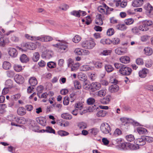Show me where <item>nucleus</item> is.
<instances>
[{"label": "nucleus", "mask_w": 153, "mask_h": 153, "mask_svg": "<svg viewBox=\"0 0 153 153\" xmlns=\"http://www.w3.org/2000/svg\"><path fill=\"white\" fill-rule=\"evenodd\" d=\"M53 46L58 48V51L61 53H64L67 51L68 50L67 44L62 42L53 45Z\"/></svg>", "instance_id": "1"}, {"label": "nucleus", "mask_w": 153, "mask_h": 153, "mask_svg": "<svg viewBox=\"0 0 153 153\" xmlns=\"http://www.w3.org/2000/svg\"><path fill=\"white\" fill-rule=\"evenodd\" d=\"M153 22L150 20L143 21L139 27L140 30L142 31H146L149 29V27L152 25Z\"/></svg>", "instance_id": "2"}, {"label": "nucleus", "mask_w": 153, "mask_h": 153, "mask_svg": "<svg viewBox=\"0 0 153 153\" xmlns=\"http://www.w3.org/2000/svg\"><path fill=\"white\" fill-rule=\"evenodd\" d=\"M119 147L121 149L123 150H126L129 149L131 150H135L138 148L137 146H134L133 144L127 143H121L119 145Z\"/></svg>", "instance_id": "3"}, {"label": "nucleus", "mask_w": 153, "mask_h": 153, "mask_svg": "<svg viewBox=\"0 0 153 153\" xmlns=\"http://www.w3.org/2000/svg\"><path fill=\"white\" fill-rule=\"evenodd\" d=\"M100 129L101 132L104 134L110 133L111 131V128L110 125L107 123H103L100 126Z\"/></svg>", "instance_id": "4"}, {"label": "nucleus", "mask_w": 153, "mask_h": 153, "mask_svg": "<svg viewBox=\"0 0 153 153\" xmlns=\"http://www.w3.org/2000/svg\"><path fill=\"white\" fill-rule=\"evenodd\" d=\"M95 45V43L93 40H86L82 43L83 47L88 49H92Z\"/></svg>", "instance_id": "5"}, {"label": "nucleus", "mask_w": 153, "mask_h": 153, "mask_svg": "<svg viewBox=\"0 0 153 153\" xmlns=\"http://www.w3.org/2000/svg\"><path fill=\"white\" fill-rule=\"evenodd\" d=\"M132 71L131 69L128 67L126 66L125 65H123V67L119 69V73L124 75H129L131 73Z\"/></svg>", "instance_id": "6"}, {"label": "nucleus", "mask_w": 153, "mask_h": 153, "mask_svg": "<svg viewBox=\"0 0 153 153\" xmlns=\"http://www.w3.org/2000/svg\"><path fill=\"white\" fill-rule=\"evenodd\" d=\"M29 122H30V128L33 131L35 132H38V122L36 121L29 120Z\"/></svg>", "instance_id": "7"}, {"label": "nucleus", "mask_w": 153, "mask_h": 153, "mask_svg": "<svg viewBox=\"0 0 153 153\" xmlns=\"http://www.w3.org/2000/svg\"><path fill=\"white\" fill-rule=\"evenodd\" d=\"M105 19V17L103 15L98 14L96 16L95 23L97 25H101L103 24V21Z\"/></svg>", "instance_id": "8"}, {"label": "nucleus", "mask_w": 153, "mask_h": 153, "mask_svg": "<svg viewBox=\"0 0 153 153\" xmlns=\"http://www.w3.org/2000/svg\"><path fill=\"white\" fill-rule=\"evenodd\" d=\"M134 143L136 144L134 145V146H137L138 148L136 149V150L139 149V146H143L146 144L145 140L144 137H143L141 138H138L135 140L134 141Z\"/></svg>", "instance_id": "9"}, {"label": "nucleus", "mask_w": 153, "mask_h": 153, "mask_svg": "<svg viewBox=\"0 0 153 153\" xmlns=\"http://www.w3.org/2000/svg\"><path fill=\"white\" fill-rule=\"evenodd\" d=\"M101 87V84L98 82H92L91 84V90L92 92H94L99 90Z\"/></svg>", "instance_id": "10"}, {"label": "nucleus", "mask_w": 153, "mask_h": 153, "mask_svg": "<svg viewBox=\"0 0 153 153\" xmlns=\"http://www.w3.org/2000/svg\"><path fill=\"white\" fill-rule=\"evenodd\" d=\"M23 45L24 47L31 50H35L37 47V46L36 44L32 42L25 43H24Z\"/></svg>", "instance_id": "11"}, {"label": "nucleus", "mask_w": 153, "mask_h": 153, "mask_svg": "<svg viewBox=\"0 0 153 153\" xmlns=\"http://www.w3.org/2000/svg\"><path fill=\"white\" fill-rule=\"evenodd\" d=\"M115 52L118 55H123L127 52V50L126 48H118L115 49Z\"/></svg>", "instance_id": "12"}, {"label": "nucleus", "mask_w": 153, "mask_h": 153, "mask_svg": "<svg viewBox=\"0 0 153 153\" xmlns=\"http://www.w3.org/2000/svg\"><path fill=\"white\" fill-rule=\"evenodd\" d=\"M149 70L148 69L144 68L139 71V76L141 78H145Z\"/></svg>", "instance_id": "13"}, {"label": "nucleus", "mask_w": 153, "mask_h": 153, "mask_svg": "<svg viewBox=\"0 0 153 153\" xmlns=\"http://www.w3.org/2000/svg\"><path fill=\"white\" fill-rule=\"evenodd\" d=\"M16 82L19 84H22L24 82V78L20 75H16L14 77Z\"/></svg>", "instance_id": "14"}, {"label": "nucleus", "mask_w": 153, "mask_h": 153, "mask_svg": "<svg viewBox=\"0 0 153 153\" xmlns=\"http://www.w3.org/2000/svg\"><path fill=\"white\" fill-rule=\"evenodd\" d=\"M8 53L10 56L15 57L17 56L18 52L15 48H11L9 49Z\"/></svg>", "instance_id": "15"}, {"label": "nucleus", "mask_w": 153, "mask_h": 153, "mask_svg": "<svg viewBox=\"0 0 153 153\" xmlns=\"http://www.w3.org/2000/svg\"><path fill=\"white\" fill-rule=\"evenodd\" d=\"M53 39L52 37L49 36H39V41L42 42H48L51 41Z\"/></svg>", "instance_id": "16"}, {"label": "nucleus", "mask_w": 153, "mask_h": 153, "mask_svg": "<svg viewBox=\"0 0 153 153\" xmlns=\"http://www.w3.org/2000/svg\"><path fill=\"white\" fill-rule=\"evenodd\" d=\"M143 4V0H135L133 1L132 5L135 7H137L142 6Z\"/></svg>", "instance_id": "17"}, {"label": "nucleus", "mask_w": 153, "mask_h": 153, "mask_svg": "<svg viewBox=\"0 0 153 153\" xmlns=\"http://www.w3.org/2000/svg\"><path fill=\"white\" fill-rule=\"evenodd\" d=\"M45 56H43L42 54V56L46 58L47 59H50L51 58L53 55V53L52 51L49 50H46L44 52Z\"/></svg>", "instance_id": "18"}, {"label": "nucleus", "mask_w": 153, "mask_h": 153, "mask_svg": "<svg viewBox=\"0 0 153 153\" xmlns=\"http://www.w3.org/2000/svg\"><path fill=\"white\" fill-rule=\"evenodd\" d=\"M17 113L20 116H23L26 113V109L23 107H20L17 109Z\"/></svg>", "instance_id": "19"}, {"label": "nucleus", "mask_w": 153, "mask_h": 153, "mask_svg": "<svg viewBox=\"0 0 153 153\" xmlns=\"http://www.w3.org/2000/svg\"><path fill=\"white\" fill-rule=\"evenodd\" d=\"M94 68L91 66L88 65H84L80 68V70L82 71H87L92 70Z\"/></svg>", "instance_id": "20"}, {"label": "nucleus", "mask_w": 153, "mask_h": 153, "mask_svg": "<svg viewBox=\"0 0 153 153\" xmlns=\"http://www.w3.org/2000/svg\"><path fill=\"white\" fill-rule=\"evenodd\" d=\"M93 64L95 68L97 69H100L103 66L102 62L100 61H97L94 62Z\"/></svg>", "instance_id": "21"}, {"label": "nucleus", "mask_w": 153, "mask_h": 153, "mask_svg": "<svg viewBox=\"0 0 153 153\" xmlns=\"http://www.w3.org/2000/svg\"><path fill=\"white\" fill-rule=\"evenodd\" d=\"M120 62L124 64H127L130 61V58L127 56H123L121 57L120 59Z\"/></svg>", "instance_id": "22"}, {"label": "nucleus", "mask_w": 153, "mask_h": 153, "mask_svg": "<svg viewBox=\"0 0 153 153\" xmlns=\"http://www.w3.org/2000/svg\"><path fill=\"white\" fill-rule=\"evenodd\" d=\"M119 89V86L116 84L112 85L109 88V91L111 93L117 92Z\"/></svg>", "instance_id": "23"}, {"label": "nucleus", "mask_w": 153, "mask_h": 153, "mask_svg": "<svg viewBox=\"0 0 153 153\" xmlns=\"http://www.w3.org/2000/svg\"><path fill=\"white\" fill-rule=\"evenodd\" d=\"M42 131H43V132H46L48 133H53L54 134L55 133V130L53 129L51 127L49 126L46 127V129H43L41 130H40L39 132H41Z\"/></svg>", "instance_id": "24"}, {"label": "nucleus", "mask_w": 153, "mask_h": 153, "mask_svg": "<svg viewBox=\"0 0 153 153\" xmlns=\"http://www.w3.org/2000/svg\"><path fill=\"white\" fill-rule=\"evenodd\" d=\"M144 8L146 10V12L149 13L153 9V7L148 3L145 5L144 7Z\"/></svg>", "instance_id": "25"}, {"label": "nucleus", "mask_w": 153, "mask_h": 153, "mask_svg": "<svg viewBox=\"0 0 153 153\" xmlns=\"http://www.w3.org/2000/svg\"><path fill=\"white\" fill-rule=\"evenodd\" d=\"M20 60L23 63H26L29 61V59L25 54H23L20 56Z\"/></svg>", "instance_id": "26"}, {"label": "nucleus", "mask_w": 153, "mask_h": 153, "mask_svg": "<svg viewBox=\"0 0 153 153\" xmlns=\"http://www.w3.org/2000/svg\"><path fill=\"white\" fill-rule=\"evenodd\" d=\"M37 80L34 77H31L29 80V83L32 86H35L37 85Z\"/></svg>", "instance_id": "27"}, {"label": "nucleus", "mask_w": 153, "mask_h": 153, "mask_svg": "<svg viewBox=\"0 0 153 153\" xmlns=\"http://www.w3.org/2000/svg\"><path fill=\"white\" fill-rule=\"evenodd\" d=\"M111 97L110 96H107L101 100V102L104 104H108L110 101Z\"/></svg>", "instance_id": "28"}, {"label": "nucleus", "mask_w": 153, "mask_h": 153, "mask_svg": "<svg viewBox=\"0 0 153 153\" xmlns=\"http://www.w3.org/2000/svg\"><path fill=\"white\" fill-rule=\"evenodd\" d=\"M144 53L147 55L149 56L152 53V49L149 47H146L144 49Z\"/></svg>", "instance_id": "29"}, {"label": "nucleus", "mask_w": 153, "mask_h": 153, "mask_svg": "<svg viewBox=\"0 0 153 153\" xmlns=\"http://www.w3.org/2000/svg\"><path fill=\"white\" fill-rule=\"evenodd\" d=\"M78 79L81 81H85L87 80V77L86 75L82 73H80L78 76Z\"/></svg>", "instance_id": "30"}, {"label": "nucleus", "mask_w": 153, "mask_h": 153, "mask_svg": "<svg viewBox=\"0 0 153 153\" xmlns=\"http://www.w3.org/2000/svg\"><path fill=\"white\" fill-rule=\"evenodd\" d=\"M11 65L8 62L4 61L3 64V68L5 70H8L11 67Z\"/></svg>", "instance_id": "31"}, {"label": "nucleus", "mask_w": 153, "mask_h": 153, "mask_svg": "<svg viewBox=\"0 0 153 153\" xmlns=\"http://www.w3.org/2000/svg\"><path fill=\"white\" fill-rule=\"evenodd\" d=\"M116 28L121 30H124L126 29L127 27L124 24H120L116 26Z\"/></svg>", "instance_id": "32"}, {"label": "nucleus", "mask_w": 153, "mask_h": 153, "mask_svg": "<svg viewBox=\"0 0 153 153\" xmlns=\"http://www.w3.org/2000/svg\"><path fill=\"white\" fill-rule=\"evenodd\" d=\"M25 37L27 39L32 41H36L38 40V37L31 36L28 34H26L25 35Z\"/></svg>", "instance_id": "33"}, {"label": "nucleus", "mask_w": 153, "mask_h": 153, "mask_svg": "<svg viewBox=\"0 0 153 153\" xmlns=\"http://www.w3.org/2000/svg\"><path fill=\"white\" fill-rule=\"evenodd\" d=\"M61 117L65 119L71 120L72 118V116L68 113L62 114L61 115Z\"/></svg>", "instance_id": "34"}, {"label": "nucleus", "mask_w": 153, "mask_h": 153, "mask_svg": "<svg viewBox=\"0 0 153 153\" xmlns=\"http://www.w3.org/2000/svg\"><path fill=\"white\" fill-rule=\"evenodd\" d=\"M39 124L42 126H45L46 124L45 118L42 117H39Z\"/></svg>", "instance_id": "35"}, {"label": "nucleus", "mask_w": 153, "mask_h": 153, "mask_svg": "<svg viewBox=\"0 0 153 153\" xmlns=\"http://www.w3.org/2000/svg\"><path fill=\"white\" fill-rule=\"evenodd\" d=\"M104 67L105 70L108 73L111 72L114 70V68L110 65H105Z\"/></svg>", "instance_id": "36"}, {"label": "nucleus", "mask_w": 153, "mask_h": 153, "mask_svg": "<svg viewBox=\"0 0 153 153\" xmlns=\"http://www.w3.org/2000/svg\"><path fill=\"white\" fill-rule=\"evenodd\" d=\"M106 112L104 110H101L98 111L97 113L98 117H104L106 115Z\"/></svg>", "instance_id": "37"}, {"label": "nucleus", "mask_w": 153, "mask_h": 153, "mask_svg": "<svg viewBox=\"0 0 153 153\" xmlns=\"http://www.w3.org/2000/svg\"><path fill=\"white\" fill-rule=\"evenodd\" d=\"M137 131L140 134H143L146 133L147 130L143 128L139 127L137 128Z\"/></svg>", "instance_id": "38"}, {"label": "nucleus", "mask_w": 153, "mask_h": 153, "mask_svg": "<svg viewBox=\"0 0 153 153\" xmlns=\"http://www.w3.org/2000/svg\"><path fill=\"white\" fill-rule=\"evenodd\" d=\"M88 132L94 135H96L99 132L98 129L97 128H94L89 129Z\"/></svg>", "instance_id": "39"}, {"label": "nucleus", "mask_w": 153, "mask_h": 153, "mask_svg": "<svg viewBox=\"0 0 153 153\" xmlns=\"http://www.w3.org/2000/svg\"><path fill=\"white\" fill-rule=\"evenodd\" d=\"M100 42L103 45H109L111 44V41L108 39H101L100 41Z\"/></svg>", "instance_id": "40"}, {"label": "nucleus", "mask_w": 153, "mask_h": 153, "mask_svg": "<svg viewBox=\"0 0 153 153\" xmlns=\"http://www.w3.org/2000/svg\"><path fill=\"white\" fill-rule=\"evenodd\" d=\"M5 85L8 88H11L13 86V82L10 79H8L6 81Z\"/></svg>", "instance_id": "41"}, {"label": "nucleus", "mask_w": 153, "mask_h": 153, "mask_svg": "<svg viewBox=\"0 0 153 153\" xmlns=\"http://www.w3.org/2000/svg\"><path fill=\"white\" fill-rule=\"evenodd\" d=\"M81 37L79 35H76L73 39L72 41L75 43H78L81 40Z\"/></svg>", "instance_id": "42"}, {"label": "nucleus", "mask_w": 153, "mask_h": 153, "mask_svg": "<svg viewBox=\"0 0 153 153\" xmlns=\"http://www.w3.org/2000/svg\"><path fill=\"white\" fill-rule=\"evenodd\" d=\"M79 66L80 64L78 62L75 63L71 67V71H76L79 68Z\"/></svg>", "instance_id": "43"}, {"label": "nucleus", "mask_w": 153, "mask_h": 153, "mask_svg": "<svg viewBox=\"0 0 153 153\" xmlns=\"http://www.w3.org/2000/svg\"><path fill=\"white\" fill-rule=\"evenodd\" d=\"M106 94V91L105 90H102L98 91L97 95L100 97H102L105 96Z\"/></svg>", "instance_id": "44"}, {"label": "nucleus", "mask_w": 153, "mask_h": 153, "mask_svg": "<svg viewBox=\"0 0 153 153\" xmlns=\"http://www.w3.org/2000/svg\"><path fill=\"white\" fill-rule=\"evenodd\" d=\"M13 117V119H9V120L10 121H12L13 122H16L18 123H19L20 122V118H19L18 117H16L14 115H11L9 116V118H10V117Z\"/></svg>", "instance_id": "45"}, {"label": "nucleus", "mask_w": 153, "mask_h": 153, "mask_svg": "<svg viewBox=\"0 0 153 153\" xmlns=\"http://www.w3.org/2000/svg\"><path fill=\"white\" fill-rule=\"evenodd\" d=\"M126 138L127 141L130 142L133 141L135 139L134 135L132 134L127 135Z\"/></svg>", "instance_id": "46"}, {"label": "nucleus", "mask_w": 153, "mask_h": 153, "mask_svg": "<svg viewBox=\"0 0 153 153\" xmlns=\"http://www.w3.org/2000/svg\"><path fill=\"white\" fill-rule=\"evenodd\" d=\"M58 134L61 136H67L69 134V133L68 132L63 130L59 131Z\"/></svg>", "instance_id": "47"}, {"label": "nucleus", "mask_w": 153, "mask_h": 153, "mask_svg": "<svg viewBox=\"0 0 153 153\" xmlns=\"http://www.w3.org/2000/svg\"><path fill=\"white\" fill-rule=\"evenodd\" d=\"M71 15L74 16L76 17H79L80 16V14L79 12V10L77 11L76 10H74L70 13Z\"/></svg>", "instance_id": "48"}, {"label": "nucleus", "mask_w": 153, "mask_h": 153, "mask_svg": "<svg viewBox=\"0 0 153 153\" xmlns=\"http://www.w3.org/2000/svg\"><path fill=\"white\" fill-rule=\"evenodd\" d=\"M78 126L80 129H84L86 128L87 125L85 123L81 122L78 123Z\"/></svg>", "instance_id": "49"}, {"label": "nucleus", "mask_w": 153, "mask_h": 153, "mask_svg": "<svg viewBox=\"0 0 153 153\" xmlns=\"http://www.w3.org/2000/svg\"><path fill=\"white\" fill-rule=\"evenodd\" d=\"M47 66L50 68H53L56 67V64L53 62L51 61L47 63Z\"/></svg>", "instance_id": "50"}, {"label": "nucleus", "mask_w": 153, "mask_h": 153, "mask_svg": "<svg viewBox=\"0 0 153 153\" xmlns=\"http://www.w3.org/2000/svg\"><path fill=\"white\" fill-rule=\"evenodd\" d=\"M124 22L126 25H129L132 24L134 22V20L132 18H129L125 19Z\"/></svg>", "instance_id": "51"}, {"label": "nucleus", "mask_w": 153, "mask_h": 153, "mask_svg": "<svg viewBox=\"0 0 153 153\" xmlns=\"http://www.w3.org/2000/svg\"><path fill=\"white\" fill-rule=\"evenodd\" d=\"M122 134V131L119 128H117L115 130L113 134V135L115 137H117L121 135Z\"/></svg>", "instance_id": "52"}, {"label": "nucleus", "mask_w": 153, "mask_h": 153, "mask_svg": "<svg viewBox=\"0 0 153 153\" xmlns=\"http://www.w3.org/2000/svg\"><path fill=\"white\" fill-rule=\"evenodd\" d=\"M98 11L100 13H102L103 15V14H107V12H106L105 10V9L102 7V6L99 7L98 8Z\"/></svg>", "instance_id": "53"}, {"label": "nucleus", "mask_w": 153, "mask_h": 153, "mask_svg": "<svg viewBox=\"0 0 153 153\" xmlns=\"http://www.w3.org/2000/svg\"><path fill=\"white\" fill-rule=\"evenodd\" d=\"M74 87L76 88L79 89L81 88V84L79 81H75L74 82Z\"/></svg>", "instance_id": "54"}, {"label": "nucleus", "mask_w": 153, "mask_h": 153, "mask_svg": "<svg viewBox=\"0 0 153 153\" xmlns=\"http://www.w3.org/2000/svg\"><path fill=\"white\" fill-rule=\"evenodd\" d=\"M33 61L36 62L38 60V52H36L33 54L32 58Z\"/></svg>", "instance_id": "55"}, {"label": "nucleus", "mask_w": 153, "mask_h": 153, "mask_svg": "<svg viewBox=\"0 0 153 153\" xmlns=\"http://www.w3.org/2000/svg\"><path fill=\"white\" fill-rule=\"evenodd\" d=\"M120 42V40L119 38H115L112 39L111 42L114 45H117Z\"/></svg>", "instance_id": "56"}, {"label": "nucleus", "mask_w": 153, "mask_h": 153, "mask_svg": "<svg viewBox=\"0 0 153 153\" xmlns=\"http://www.w3.org/2000/svg\"><path fill=\"white\" fill-rule=\"evenodd\" d=\"M82 107L83 105L82 103L80 102L76 103L75 105V108L77 109L78 110L79 109V110H81V109H82Z\"/></svg>", "instance_id": "57"}, {"label": "nucleus", "mask_w": 153, "mask_h": 153, "mask_svg": "<svg viewBox=\"0 0 153 153\" xmlns=\"http://www.w3.org/2000/svg\"><path fill=\"white\" fill-rule=\"evenodd\" d=\"M144 137L145 141L149 143H151L153 141V138L151 137L146 136Z\"/></svg>", "instance_id": "58"}, {"label": "nucleus", "mask_w": 153, "mask_h": 153, "mask_svg": "<svg viewBox=\"0 0 153 153\" xmlns=\"http://www.w3.org/2000/svg\"><path fill=\"white\" fill-rule=\"evenodd\" d=\"M95 100L93 98H89L87 100V102L88 105H92L94 102Z\"/></svg>", "instance_id": "59"}, {"label": "nucleus", "mask_w": 153, "mask_h": 153, "mask_svg": "<svg viewBox=\"0 0 153 153\" xmlns=\"http://www.w3.org/2000/svg\"><path fill=\"white\" fill-rule=\"evenodd\" d=\"M6 73L7 76L10 78L13 77L15 75L14 72L13 71H8Z\"/></svg>", "instance_id": "60"}, {"label": "nucleus", "mask_w": 153, "mask_h": 153, "mask_svg": "<svg viewBox=\"0 0 153 153\" xmlns=\"http://www.w3.org/2000/svg\"><path fill=\"white\" fill-rule=\"evenodd\" d=\"M114 33V29L112 28L109 29L107 31V34L108 36H111Z\"/></svg>", "instance_id": "61"}, {"label": "nucleus", "mask_w": 153, "mask_h": 153, "mask_svg": "<svg viewBox=\"0 0 153 153\" xmlns=\"http://www.w3.org/2000/svg\"><path fill=\"white\" fill-rule=\"evenodd\" d=\"M82 49H80V48H76L74 51V52L75 53L79 55H82Z\"/></svg>", "instance_id": "62"}, {"label": "nucleus", "mask_w": 153, "mask_h": 153, "mask_svg": "<svg viewBox=\"0 0 153 153\" xmlns=\"http://www.w3.org/2000/svg\"><path fill=\"white\" fill-rule=\"evenodd\" d=\"M88 77L91 80H94L96 78V74L95 73H91L88 75Z\"/></svg>", "instance_id": "63"}, {"label": "nucleus", "mask_w": 153, "mask_h": 153, "mask_svg": "<svg viewBox=\"0 0 153 153\" xmlns=\"http://www.w3.org/2000/svg\"><path fill=\"white\" fill-rule=\"evenodd\" d=\"M22 67L19 65H15L14 68V70L17 72L20 71L22 69Z\"/></svg>", "instance_id": "64"}]
</instances>
